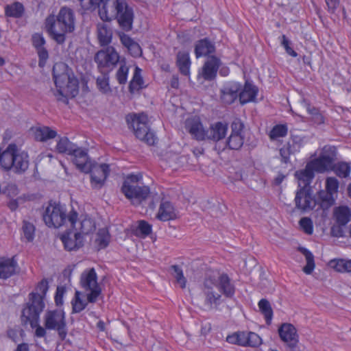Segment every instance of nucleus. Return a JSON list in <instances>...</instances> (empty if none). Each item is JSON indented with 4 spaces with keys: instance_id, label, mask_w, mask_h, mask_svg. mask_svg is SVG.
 <instances>
[{
    "instance_id": "obj_50",
    "label": "nucleus",
    "mask_w": 351,
    "mask_h": 351,
    "mask_svg": "<svg viewBox=\"0 0 351 351\" xmlns=\"http://www.w3.org/2000/svg\"><path fill=\"white\" fill-rule=\"evenodd\" d=\"M319 156L322 157H327L331 162L335 163L337 156V149L335 146L325 145Z\"/></svg>"
},
{
    "instance_id": "obj_34",
    "label": "nucleus",
    "mask_w": 351,
    "mask_h": 351,
    "mask_svg": "<svg viewBox=\"0 0 351 351\" xmlns=\"http://www.w3.org/2000/svg\"><path fill=\"white\" fill-rule=\"evenodd\" d=\"M97 38L101 46L108 45L112 40V31L108 25L99 23L97 25Z\"/></svg>"
},
{
    "instance_id": "obj_44",
    "label": "nucleus",
    "mask_w": 351,
    "mask_h": 351,
    "mask_svg": "<svg viewBox=\"0 0 351 351\" xmlns=\"http://www.w3.org/2000/svg\"><path fill=\"white\" fill-rule=\"evenodd\" d=\"M333 194L326 191H320L318 193V197L320 201L319 205L323 210H326L335 204Z\"/></svg>"
},
{
    "instance_id": "obj_20",
    "label": "nucleus",
    "mask_w": 351,
    "mask_h": 351,
    "mask_svg": "<svg viewBox=\"0 0 351 351\" xmlns=\"http://www.w3.org/2000/svg\"><path fill=\"white\" fill-rule=\"evenodd\" d=\"M61 240L67 251L77 250L84 245L83 236L73 230H69L61 236Z\"/></svg>"
},
{
    "instance_id": "obj_12",
    "label": "nucleus",
    "mask_w": 351,
    "mask_h": 351,
    "mask_svg": "<svg viewBox=\"0 0 351 351\" xmlns=\"http://www.w3.org/2000/svg\"><path fill=\"white\" fill-rule=\"evenodd\" d=\"M231 132L226 141V147L232 150H239L244 143V124L235 119L230 125Z\"/></svg>"
},
{
    "instance_id": "obj_42",
    "label": "nucleus",
    "mask_w": 351,
    "mask_h": 351,
    "mask_svg": "<svg viewBox=\"0 0 351 351\" xmlns=\"http://www.w3.org/2000/svg\"><path fill=\"white\" fill-rule=\"evenodd\" d=\"M258 305L260 311L265 317L267 324H271L273 317V310L269 302L266 299H261L258 302Z\"/></svg>"
},
{
    "instance_id": "obj_9",
    "label": "nucleus",
    "mask_w": 351,
    "mask_h": 351,
    "mask_svg": "<svg viewBox=\"0 0 351 351\" xmlns=\"http://www.w3.org/2000/svg\"><path fill=\"white\" fill-rule=\"evenodd\" d=\"M43 219L48 227L58 228L68 221V215L61 204L49 203L43 214Z\"/></svg>"
},
{
    "instance_id": "obj_21",
    "label": "nucleus",
    "mask_w": 351,
    "mask_h": 351,
    "mask_svg": "<svg viewBox=\"0 0 351 351\" xmlns=\"http://www.w3.org/2000/svg\"><path fill=\"white\" fill-rule=\"evenodd\" d=\"M220 64V59L215 56H209L204 62L199 75L206 81H212L216 77Z\"/></svg>"
},
{
    "instance_id": "obj_56",
    "label": "nucleus",
    "mask_w": 351,
    "mask_h": 351,
    "mask_svg": "<svg viewBox=\"0 0 351 351\" xmlns=\"http://www.w3.org/2000/svg\"><path fill=\"white\" fill-rule=\"evenodd\" d=\"M261 343L262 339L258 335L253 332H248L247 346L255 348L259 346Z\"/></svg>"
},
{
    "instance_id": "obj_57",
    "label": "nucleus",
    "mask_w": 351,
    "mask_h": 351,
    "mask_svg": "<svg viewBox=\"0 0 351 351\" xmlns=\"http://www.w3.org/2000/svg\"><path fill=\"white\" fill-rule=\"evenodd\" d=\"M280 43L281 45L285 48L287 53L293 58L298 56V53L290 47V40L284 34L280 37Z\"/></svg>"
},
{
    "instance_id": "obj_22",
    "label": "nucleus",
    "mask_w": 351,
    "mask_h": 351,
    "mask_svg": "<svg viewBox=\"0 0 351 351\" xmlns=\"http://www.w3.org/2000/svg\"><path fill=\"white\" fill-rule=\"evenodd\" d=\"M228 129V125L226 123L217 121L211 124L210 128L206 130V140L214 142L219 141L226 137Z\"/></svg>"
},
{
    "instance_id": "obj_55",
    "label": "nucleus",
    "mask_w": 351,
    "mask_h": 351,
    "mask_svg": "<svg viewBox=\"0 0 351 351\" xmlns=\"http://www.w3.org/2000/svg\"><path fill=\"white\" fill-rule=\"evenodd\" d=\"M32 45L35 49L45 47L46 40L42 34L35 33L32 36Z\"/></svg>"
},
{
    "instance_id": "obj_26",
    "label": "nucleus",
    "mask_w": 351,
    "mask_h": 351,
    "mask_svg": "<svg viewBox=\"0 0 351 351\" xmlns=\"http://www.w3.org/2000/svg\"><path fill=\"white\" fill-rule=\"evenodd\" d=\"M215 51V46L208 38L200 39L195 43V53L197 58L202 56L209 57Z\"/></svg>"
},
{
    "instance_id": "obj_18",
    "label": "nucleus",
    "mask_w": 351,
    "mask_h": 351,
    "mask_svg": "<svg viewBox=\"0 0 351 351\" xmlns=\"http://www.w3.org/2000/svg\"><path fill=\"white\" fill-rule=\"evenodd\" d=\"M242 85L236 82L226 83L221 89V99L226 104H232L237 98H239V93Z\"/></svg>"
},
{
    "instance_id": "obj_16",
    "label": "nucleus",
    "mask_w": 351,
    "mask_h": 351,
    "mask_svg": "<svg viewBox=\"0 0 351 351\" xmlns=\"http://www.w3.org/2000/svg\"><path fill=\"white\" fill-rule=\"evenodd\" d=\"M278 334L281 340L291 350H294L298 347L299 337L293 325L288 323L282 324L278 328Z\"/></svg>"
},
{
    "instance_id": "obj_60",
    "label": "nucleus",
    "mask_w": 351,
    "mask_h": 351,
    "mask_svg": "<svg viewBox=\"0 0 351 351\" xmlns=\"http://www.w3.org/2000/svg\"><path fill=\"white\" fill-rule=\"evenodd\" d=\"M65 292V289L62 287H58L55 295V302L57 306H60L63 304V295Z\"/></svg>"
},
{
    "instance_id": "obj_64",
    "label": "nucleus",
    "mask_w": 351,
    "mask_h": 351,
    "mask_svg": "<svg viewBox=\"0 0 351 351\" xmlns=\"http://www.w3.org/2000/svg\"><path fill=\"white\" fill-rule=\"evenodd\" d=\"M344 226H340L339 224L335 223L331 228V233L334 237H340L343 236V230L342 227Z\"/></svg>"
},
{
    "instance_id": "obj_47",
    "label": "nucleus",
    "mask_w": 351,
    "mask_h": 351,
    "mask_svg": "<svg viewBox=\"0 0 351 351\" xmlns=\"http://www.w3.org/2000/svg\"><path fill=\"white\" fill-rule=\"evenodd\" d=\"M335 171L336 175L340 178H347L350 173V166L345 162H341L337 165L334 164V168L332 169Z\"/></svg>"
},
{
    "instance_id": "obj_61",
    "label": "nucleus",
    "mask_w": 351,
    "mask_h": 351,
    "mask_svg": "<svg viewBox=\"0 0 351 351\" xmlns=\"http://www.w3.org/2000/svg\"><path fill=\"white\" fill-rule=\"evenodd\" d=\"M142 178L141 175L130 174L127 176L126 180L123 182V185H138V182Z\"/></svg>"
},
{
    "instance_id": "obj_59",
    "label": "nucleus",
    "mask_w": 351,
    "mask_h": 351,
    "mask_svg": "<svg viewBox=\"0 0 351 351\" xmlns=\"http://www.w3.org/2000/svg\"><path fill=\"white\" fill-rule=\"evenodd\" d=\"M88 291L90 292L87 294L88 303H95L97 301L98 296L101 294V290L99 286H96L93 289H89Z\"/></svg>"
},
{
    "instance_id": "obj_51",
    "label": "nucleus",
    "mask_w": 351,
    "mask_h": 351,
    "mask_svg": "<svg viewBox=\"0 0 351 351\" xmlns=\"http://www.w3.org/2000/svg\"><path fill=\"white\" fill-rule=\"evenodd\" d=\"M97 86L99 90L103 93H107L110 91L108 76L103 75L98 77L97 79Z\"/></svg>"
},
{
    "instance_id": "obj_17",
    "label": "nucleus",
    "mask_w": 351,
    "mask_h": 351,
    "mask_svg": "<svg viewBox=\"0 0 351 351\" xmlns=\"http://www.w3.org/2000/svg\"><path fill=\"white\" fill-rule=\"evenodd\" d=\"M78 214L73 209L68 215V221L77 233L84 236L93 232L95 230L94 221L90 218H85L80 221L78 226H76Z\"/></svg>"
},
{
    "instance_id": "obj_36",
    "label": "nucleus",
    "mask_w": 351,
    "mask_h": 351,
    "mask_svg": "<svg viewBox=\"0 0 351 351\" xmlns=\"http://www.w3.org/2000/svg\"><path fill=\"white\" fill-rule=\"evenodd\" d=\"M176 62L180 73L184 75H189L190 73L191 65L189 53L179 51L177 54Z\"/></svg>"
},
{
    "instance_id": "obj_53",
    "label": "nucleus",
    "mask_w": 351,
    "mask_h": 351,
    "mask_svg": "<svg viewBox=\"0 0 351 351\" xmlns=\"http://www.w3.org/2000/svg\"><path fill=\"white\" fill-rule=\"evenodd\" d=\"M129 69L128 67L123 64L121 65L119 69H118L116 77L117 79V81L120 84H125L127 82L128 79V74Z\"/></svg>"
},
{
    "instance_id": "obj_11",
    "label": "nucleus",
    "mask_w": 351,
    "mask_h": 351,
    "mask_svg": "<svg viewBox=\"0 0 351 351\" xmlns=\"http://www.w3.org/2000/svg\"><path fill=\"white\" fill-rule=\"evenodd\" d=\"M98 69L103 73L104 69L114 66L119 60V55L112 46L98 51L94 57Z\"/></svg>"
},
{
    "instance_id": "obj_35",
    "label": "nucleus",
    "mask_w": 351,
    "mask_h": 351,
    "mask_svg": "<svg viewBox=\"0 0 351 351\" xmlns=\"http://www.w3.org/2000/svg\"><path fill=\"white\" fill-rule=\"evenodd\" d=\"M57 135L56 131L47 126L39 127L34 130V138L40 142L53 139L56 138Z\"/></svg>"
},
{
    "instance_id": "obj_27",
    "label": "nucleus",
    "mask_w": 351,
    "mask_h": 351,
    "mask_svg": "<svg viewBox=\"0 0 351 351\" xmlns=\"http://www.w3.org/2000/svg\"><path fill=\"white\" fill-rule=\"evenodd\" d=\"M119 37L121 44L128 49L132 56L136 58L141 56L142 49L138 43L124 32H119Z\"/></svg>"
},
{
    "instance_id": "obj_37",
    "label": "nucleus",
    "mask_w": 351,
    "mask_h": 351,
    "mask_svg": "<svg viewBox=\"0 0 351 351\" xmlns=\"http://www.w3.org/2000/svg\"><path fill=\"white\" fill-rule=\"evenodd\" d=\"M110 235L107 228H101L97 233V238L95 239V244L97 250L106 248L110 243Z\"/></svg>"
},
{
    "instance_id": "obj_3",
    "label": "nucleus",
    "mask_w": 351,
    "mask_h": 351,
    "mask_svg": "<svg viewBox=\"0 0 351 351\" xmlns=\"http://www.w3.org/2000/svg\"><path fill=\"white\" fill-rule=\"evenodd\" d=\"M53 79L56 87L54 95L58 101L69 103V97H74L78 93L79 82L73 71L62 62L54 64L52 69Z\"/></svg>"
},
{
    "instance_id": "obj_8",
    "label": "nucleus",
    "mask_w": 351,
    "mask_h": 351,
    "mask_svg": "<svg viewBox=\"0 0 351 351\" xmlns=\"http://www.w3.org/2000/svg\"><path fill=\"white\" fill-rule=\"evenodd\" d=\"M44 326L47 330H56L62 341L66 339L68 329L65 314L62 311H47L44 315Z\"/></svg>"
},
{
    "instance_id": "obj_10",
    "label": "nucleus",
    "mask_w": 351,
    "mask_h": 351,
    "mask_svg": "<svg viewBox=\"0 0 351 351\" xmlns=\"http://www.w3.org/2000/svg\"><path fill=\"white\" fill-rule=\"evenodd\" d=\"M86 165L88 166L87 171H81L83 173H90V184L94 189H101L108 178L110 173V167L107 164L98 165L93 162L87 156Z\"/></svg>"
},
{
    "instance_id": "obj_63",
    "label": "nucleus",
    "mask_w": 351,
    "mask_h": 351,
    "mask_svg": "<svg viewBox=\"0 0 351 351\" xmlns=\"http://www.w3.org/2000/svg\"><path fill=\"white\" fill-rule=\"evenodd\" d=\"M238 337L239 346H247V332L240 331L237 332Z\"/></svg>"
},
{
    "instance_id": "obj_38",
    "label": "nucleus",
    "mask_w": 351,
    "mask_h": 351,
    "mask_svg": "<svg viewBox=\"0 0 351 351\" xmlns=\"http://www.w3.org/2000/svg\"><path fill=\"white\" fill-rule=\"evenodd\" d=\"M141 73V69L136 66L134 70L133 77L130 81L128 86L129 91L132 94L143 88V79Z\"/></svg>"
},
{
    "instance_id": "obj_52",
    "label": "nucleus",
    "mask_w": 351,
    "mask_h": 351,
    "mask_svg": "<svg viewBox=\"0 0 351 351\" xmlns=\"http://www.w3.org/2000/svg\"><path fill=\"white\" fill-rule=\"evenodd\" d=\"M339 188V182L337 178L333 177L328 178L326 180V191L333 195L337 193Z\"/></svg>"
},
{
    "instance_id": "obj_1",
    "label": "nucleus",
    "mask_w": 351,
    "mask_h": 351,
    "mask_svg": "<svg viewBox=\"0 0 351 351\" xmlns=\"http://www.w3.org/2000/svg\"><path fill=\"white\" fill-rule=\"evenodd\" d=\"M45 29L57 44H64L66 34L72 33L75 29V15L73 10L62 6L56 15L49 14L45 20Z\"/></svg>"
},
{
    "instance_id": "obj_54",
    "label": "nucleus",
    "mask_w": 351,
    "mask_h": 351,
    "mask_svg": "<svg viewBox=\"0 0 351 351\" xmlns=\"http://www.w3.org/2000/svg\"><path fill=\"white\" fill-rule=\"evenodd\" d=\"M36 51L38 57V66L40 68H43L49 59V52L45 47L38 49Z\"/></svg>"
},
{
    "instance_id": "obj_45",
    "label": "nucleus",
    "mask_w": 351,
    "mask_h": 351,
    "mask_svg": "<svg viewBox=\"0 0 351 351\" xmlns=\"http://www.w3.org/2000/svg\"><path fill=\"white\" fill-rule=\"evenodd\" d=\"M169 271L180 287L182 289H184L186 287V279L184 276L181 267L178 265H171L169 268Z\"/></svg>"
},
{
    "instance_id": "obj_19",
    "label": "nucleus",
    "mask_w": 351,
    "mask_h": 351,
    "mask_svg": "<svg viewBox=\"0 0 351 351\" xmlns=\"http://www.w3.org/2000/svg\"><path fill=\"white\" fill-rule=\"evenodd\" d=\"M302 147V140L298 137H292L279 150L280 162L284 164L290 162V156L298 152Z\"/></svg>"
},
{
    "instance_id": "obj_7",
    "label": "nucleus",
    "mask_w": 351,
    "mask_h": 351,
    "mask_svg": "<svg viewBox=\"0 0 351 351\" xmlns=\"http://www.w3.org/2000/svg\"><path fill=\"white\" fill-rule=\"evenodd\" d=\"M131 121L127 118L130 128H132L134 134L137 138L145 142L149 145H154L156 137L154 132H151L147 125V117L144 114L139 115L134 114L131 117Z\"/></svg>"
},
{
    "instance_id": "obj_43",
    "label": "nucleus",
    "mask_w": 351,
    "mask_h": 351,
    "mask_svg": "<svg viewBox=\"0 0 351 351\" xmlns=\"http://www.w3.org/2000/svg\"><path fill=\"white\" fill-rule=\"evenodd\" d=\"M5 12L7 16L20 18L24 12V7L22 3L15 2L11 5H6Z\"/></svg>"
},
{
    "instance_id": "obj_5",
    "label": "nucleus",
    "mask_w": 351,
    "mask_h": 351,
    "mask_svg": "<svg viewBox=\"0 0 351 351\" xmlns=\"http://www.w3.org/2000/svg\"><path fill=\"white\" fill-rule=\"evenodd\" d=\"M56 150L59 154H66L72 156L73 163L80 171H87L88 149L78 147L71 142L67 137H60L56 147Z\"/></svg>"
},
{
    "instance_id": "obj_33",
    "label": "nucleus",
    "mask_w": 351,
    "mask_h": 351,
    "mask_svg": "<svg viewBox=\"0 0 351 351\" xmlns=\"http://www.w3.org/2000/svg\"><path fill=\"white\" fill-rule=\"evenodd\" d=\"M333 217L336 223L345 226L350 221L351 212L348 206L336 207L333 211Z\"/></svg>"
},
{
    "instance_id": "obj_49",
    "label": "nucleus",
    "mask_w": 351,
    "mask_h": 351,
    "mask_svg": "<svg viewBox=\"0 0 351 351\" xmlns=\"http://www.w3.org/2000/svg\"><path fill=\"white\" fill-rule=\"evenodd\" d=\"M138 226L136 230V234L143 237L148 236L152 232V225L144 220H140L138 222Z\"/></svg>"
},
{
    "instance_id": "obj_62",
    "label": "nucleus",
    "mask_w": 351,
    "mask_h": 351,
    "mask_svg": "<svg viewBox=\"0 0 351 351\" xmlns=\"http://www.w3.org/2000/svg\"><path fill=\"white\" fill-rule=\"evenodd\" d=\"M32 328H36L34 335L36 337L42 338L45 337L47 335V328L45 327H43L38 324V322L36 324H34V327L31 326Z\"/></svg>"
},
{
    "instance_id": "obj_48",
    "label": "nucleus",
    "mask_w": 351,
    "mask_h": 351,
    "mask_svg": "<svg viewBox=\"0 0 351 351\" xmlns=\"http://www.w3.org/2000/svg\"><path fill=\"white\" fill-rule=\"evenodd\" d=\"M22 230L23 232L24 237L27 239V241H32L34 239L35 234V226L33 223L27 221H23Z\"/></svg>"
},
{
    "instance_id": "obj_4",
    "label": "nucleus",
    "mask_w": 351,
    "mask_h": 351,
    "mask_svg": "<svg viewBox=\"0 0 351 351\" xmlns=\"http://www.w3.org/2000/svg\"><path fill=\"white\" fill-rule=\"evenodd\" d=\"M49 289L48 281L44 278L38 282L36 287V292L29 294V302L22 311V320L25 323L29 322L34 327V324L39 321L40 314L45 308L44 298Z\"/></svg>"
},
{
    "instance_id": "obj_15",
    "label": "nucleus",
    "mask_w": 351,
    "mask_h": 351,
    "mask_svg": "<svg viewBox=\"0 0 351 351\" xmlns=\"http://www.w3.org/2000/svg\"><path fill=\"white\" fill-rule=\"evenodd\" d=\"M126 184L127 185H122L121 191L136 206L141 204L150 194L149 187L147 186L128 185V182Z\"/></svg>"
},
{
    "instance_id": "obj_13",
    "label": "nucleus",
    "mask_w": 351,
    "mask_h": 351,
    "mask_svg": "<svg viewBox=\"0 0 351 351\" xmlns=\"http://www.w3.org/2000/svg\"><path fill=\"white\" fill-rule=\"evenodd\" d=\"M311 188L303 187L299 189L295 197V208L302 213L312 210L316 206L317 202L313 195Z\"/></svg>"
},
{
    "instance_id": "obj_30",
    "label": "nucleus",
    "mask_w": 351,
    "mask_h": 351,
    "mask_svg": "<svg viewBox=\"0 0 351 351\" xmlns=\"http://www.w3.org/2000/svg\"><path fill=\"white\" fill-rule=\"evenodd\" d=\"M301 106L304 108L311 116V121L315 124L321 125L325 122V117L320 110L303 99L300 102Z\"/></svg>"
},
{
    "instance_id": "obj_58",
    "label": "nucleus",
    "mask_w": 351,
    "mask_h": 351,
    "mask_svg": "<svg viewBox=\"0 0 351 351\" xmlns=\"http://www.w3.org/2000/svg\"><path fill=\"white\" fill-rule=\"evenodd\" d=\"M300 225L304 232L308 234H311L313 231L312 220L308 217H303L300 220Z\"/></svg>"
},
{
    "instance_id": "obj_39",
    "label": "nucleus",
    "mask_w": 351,
    "mask_h": 351,
    "mask_svg": "<svg viewBox=\"0 0 351 351\" xmlns=\"http://www.w3.org/2000/svg\"><path fill=\"white\" fill-rule=\"evenodd\" d=\"M298 251L305 256L306 261V265L303 267V271L306 274H311L315 266L313 254L304 247H299Z\"/></svg>"
},
{
    "instance_id": "obj_28",
    "label": "nucleus",
    "mask_w": 351,
    "mask_h": 351,
    "mask_svg": "<svg viewBox=\"0 0 351 351\" xmlns=\"http://www.w3.org/2000/svg\"><path fill=\"white\" fill-rule=\"evenodd\" d=\"M156 218L162 221H167L176 218L173 204L169 201L162 202L160 204Z\"/></svg>"
},
{
    "instance_id": "obj_40",
    "label": "nucleus",
    "mask_w": 351,
    "mask_h": 351,
    "mask_svg": "<svg viewBox=\"0 0 351 351\" xmlns=\"http://www.w3.org/2000/svg\"><path fill=\"white\" fill-rule=\"evenodd\" d=\"M82 293L76 291L74 298L72 299V313H79L82 311L88 305V302L82 298Z\"/></svg>"
},
{
    "instance_id": "obj_46",
    "label": "nucleus",
    "mask_w": 351,
    "mask_h": 351,
    "mask_svg": "<svg viewBox=\"0 0 351 351\" xmlns=\"http://www.w3.org/2000/svg\"><path fill=\"white\" fill-rule=\"evenodd\" d=\"M288 132V128L285 124H278L273 127L269 134V138L271 141L276 140L280 137H285Z\"/></svg>"
},
{
    "instance_id": "obj_6",
    "label": "nucleus",
    "mask_w": 351,
    "mask_h": 351,
    "mask_svg": "<svg viewBox=\"0 0 351 351\" xmlns=\"http://www.w3.org/2000/svg\"><path fill=\"white\" fill-rule=\"evenodd\" d=\"M127 0H82V8L85 10L98 8L99 16L103 21L113 20V16Z\"/></svg>"
},
{
    "instance_id": "obj_41",
    "label": "nucleus",
    "mask_w": 351,
    "mask_h": 351,
    "mask_svg": "<svg viewBox=\"0 0 351 351\" xmlns=\"http://www.w3.org/2000/svg\"><path fill=\"white\" fill-rule=\"evenodd\" d=\"M329 265L338 272H351V260L335 259L330 261Z\"/></svg>"
},
{
    "instance_id": "obj_25",
    "label": "nucleus",
    "mask_w": 351,
    "mask_h": 351,
    "mask_svg": "<svg viewBox=\"0 0 351 351\" xmlns=\"http://www.w3.org/2000/svg\"><path fill=\"white\" fill-rule=\"evenodd\" d=\"M295 176L298 180L300 189L303 187L311 188L309 185L315 177V171L308 162L304 169L297 171Z\"/></svg>"
},
{
    "instance_id": "obj_2",
    "label": "nucleus",
    "mask_w": 351,
    "mask_h": 351,
    "mask_svg": "<svg viewBox=\"0 0 351 351\" xmlns=\"http://www.w3.org/2000/svg\"><path fill=\"white\" fill-rule=\"evenodd\" d=\"M215 287L226 298H232L235 293V287L226 274L212 272L207 274L204 281L202 291L205 295L204 304L209 309H212L213 306L217 307L221 303V295L214 291Z\"/></svg>"
},
{
    "instance_id": "obj_29",
    "label": "nucleus",
    "mask_w": 351,
    "mask_h": 351,
    "mask_svg": "<svg viewBox=\"0 0 351 351\" xmlns=\"http://www.w3.org/2000/svg\"><path fill=\"white\" fill-rule=\"evenodd\" d=\"M258 88L256 86L246 82L243 88L239 93L240 103L243 105L249 102L254 101L258 94Z\"/></svg>"
},
{
    "instance_id": "obj_14",
    "label": "nucleus",
    "mask_w": 351,
    "mask_h": 351,
    "mask_svg": "<svg viewBox=\"0 0 351 351\" xmlns=\"http://www.w3.org/2000/svg\"><path fill=\"white\" fill-rule=\"evenodd\" d=\"M134 19V12L126 1L117 11L114 12L113 19L116 20L120 29L124 32L132 30Z\"/></svg>"
},
{
    "instance_id": "obj_23",
    "label": "nucleus",
    "mask_w": 351,
    "mask_h": 351,
    "mask_svg": "<svg viewBox=\"0 0 351 351\" xmlns=\"http://www.w3.org/2000/svg\"><path fill=\"white\" fill-rule=\"evenodd\" d=\"M186 129L192 137L199 141L206 140V132L199 118L189 119L186 121Z\"/></svg>"
},
{
    "instance_id": "obj_24",
    "label": "nucleus",
    "mask_w": 351,
    "mask_h": 351,
    "mask_svg": "<svg viewBox=\"0 0 351 351\" xmlns=\"http://www.w3.org/2000/svg\"><path fill=\"white\" fill-rule=\"evenodd\" d=\"M18 263L15 256L0 258V278L6 280L16 274Z\"/></svg>"
},
{
    "instance_id": "obj_32",
    "label": "nucleus",
    "mask_w": 351,
    "mask_h": 351,
    "mask_svg": "<svg viewBox=\"0 0 351 351\" xmlns=\"http://www.w3.org/2000/svg\"><path fill=\"white\" fill-rule=\"evenodd\" d=\"M80 284L81 286L86 291L89 289H93L96 286H99L97 283V276L94 268L84 271L82 274Z\"/></svg>"
},
{
    "instance_id": "obj_31",
    "label": "nucleus",
    "mask_w": 351,
    "mask_h": 351,
    "mask_svg": "<svg viewBox=\"0 0 351 351\" xmlns=\"http://www.w3.org/2000/svg\"><path fill=\"white\" fill-rule=\"evenodd\" d=\"M308 163L315 171L321 173L332 170L334 168V162H331L328 158L321 156L308 162Z\"/></svg>"
}]
</instances>
